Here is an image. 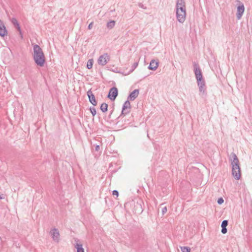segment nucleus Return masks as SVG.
Segmentation results:
<instances>
[{
  "label": "nucleus",
  "mask_w": 252,
  "mask_h": 252,
  "mask_svg": "<svg viewBox=\"0 0 252 252\" xmlns=\"http://www.w3.org/2000/svg\"><path fill=\"white\" fill-rule=\"evenodd\" d=\"M33 50V58L35 63L39 66H43L45 63V57L42 49L37 44H35Z\"/></svg>",
  "instance_id": "obj_1"
},
{
  "label": "nucleus",
  "mask_w": 252,
  "mask_h": 252,
  "mask_svg": "<svg viewBox=\"0 0 252 252\" xmlns=\"http://www.w3.org/2000/svg\"><path fill=\"white\" fill-rule=\"evenodd\" d=\"M233 160H231L232 166V174L234 178L238 180L241 177V170L239 165V159L235 154L232 153Z\"/></svg>",
  "instance_id": "obj_2"
},
{
  "label": "nucleus",
  "mask_w": 252,
  "mask_h": 252,
  "mask_svg": "<svg viewBox=\"0 0 252 252\" xmlns=\"http://www.w3.org/2000/svg\"><path fill=\"white\" fill-rule=\"evenodd\" d=\"M193 71L195 74V78L197 81L201 80L203 79V75L201 70L199 64L195 62L193 63Z\"/></svg>",
  "instance_id": "obj_3"
},
{
  "label": "nucleus",
  "mask_w": 252,
  "mask_h": 252,
  "mask_svg": "<svg viewBox=\"0 0 252 252\" xmlns=\"http://www.w3.org/2000/svg\"><path fill=\"white\" fill-rule=\"evenodd\" d=\"M177 19L180 23H183L186 19V10L176 11Z\"/></svg>",
  "instance_id": "obj_4"
},
{
  "label": "nucleus",
  "mask_w": 252,
  "mask_h": 252,
  "mask_svg": "<svg viewBox=\"0 0 252 252\" xmlns=\"http://www.w3.org/2000/svg\"><path fill=\"white\" fill-rule=\"evenodd\" d=\"M130 108L131 106L129 100L127 99L126 101L125 102L124 104H123L120 116L122 115L125 116L126 115L128 114L130 111Z\"/></svg>",
  "instance_id": "obj_5"
},
{
  "label": "nucleus",
  "mask_w": 252,
  "mask_h": 252,
  "mask_svg": "<svg viewBox=\"0 0 252 252\" xmlns=\"http://www.w3.org/2000/svg\"><path fill=\"white\" fill-rule=\"evenodd\" d=\"M110 60V57L107 53L101 55L97 61L98 63L102 66L105 65Z\"/></svg>",
  "instance_id": "obj_6"
},
{
  "label": "nucleus",
  "mask_w": 252,
  "mask_h": 252,
  "mask_svg": "<svg viewBox=\"0 0 252 252\" xmlns=\"http://www.w3.org/2000/svg\"><path fill=\"white\" fill-rule=\"evenodd\" d=\"M118 91L116 87H113L109 90L107 97L111 100L114 101L118 96Z\"/></svg>",
  "instance_id": "obj_7"
},
{
  "label": "nucleus",
  "mask_w": 252,
  "mask_h": 252,
  "mask_svg": "<svg viewBox=\"0 0 252 252\" xmlns=\"http://www.w3.org/2000/svg\"><path fill=\"white\" fill-rule=\"evenodd\" d=\"M50 234L53 239V240L56 242H59L60 240V233L57 228H53L50 231Z\"/></svg>",
  "instance_id": "obj_8"
},
{
  "label": "nucleus",
  "mask_w": 252,
  "mask_h": 252,
  "mask_svg": "<svg viewBox=\"0 0 252 252\" xmlns=\"http://www.w3.org/2000/svg\"><path fill=\"white\" fill-rule=\"evenodd\" d=\"M176 10H186V2L184 0H177L176 4Z\"/></svg>",
  "instance_id": "obj_9"
},
{
  "label": "nucleus",
  "mask_w": 252,
  "mask_h": 252,
  "mask_svg": "<svg viewBox=\"0 0 252 252\" xmlns=\"http://www.w3.org/2000/svg\"><path fill=\"white\" fill-rule=\"evenodd\" d=\"M87 95L89 98V101L94 105H97V101L95 98L94 95L91 89L89 90L87 93Z\"/></svg>",
  "instance_id": "obj_10"
},
{
  "label": "nucleus",
  "mask_w": 252,
  "mask_h": 252,
  "mask_svg": "<svg viewBox=\"0 0 252 252\" xmlns=\"http://www.w3.org/2000/svg\"><path fill=\"white\" fill-rule=\"evenodd\" d=\"M244 10H245V7H244V6L243 4L239 5L238 6L237 10V14H236V16H237V19L240 20L241 18V17L244 12Z\"/></svg>",
  "instance_id": "obj_11"
},
{
  "label": "nucleus",
  "mask_w": 252,
  "mask_h": 252,
  "mask_svg": "<svg viewBox=\"0 0 252 252\" xmlns=\"http://www.w3.org/2000/svg\"><path fill=\"white\" fill-rule=\"evenodd\" d=\"M139 90L138 89H135L132 91L128 95L127 99L133 101L134 100L138 95Z\"/></svg>",
  "instance_id": "obj_12"
},
{
  "label": "nucleus",
  "mask_w": 252,
  "mask_h": 252,
  "mask_svg": "<svg viewBox=\"0 0 252 252\" xmlns=\"http://www.w3.org/2000/svg\"><path fill=\"white\" fill-rule=\"evenodd\" d=\"M7 32L6 30L5 27L2 21L0 20V35L4 37L7 35Z\"/></svg>",
  "instance_id": "obj_13"
},
{
  "label": "nucleus",
  "mask_w": 252,
  "mask_h": 252,
  "mask_svg": "<svg viewBox=\"0 0 252 252\" xmlns=\"http://www.w3.org/2000/svg\"><path fill=\"white\" fill-rule=\"evenodd\" d=\"M158 66V62L156 61L155 60H152L148 66L150 70H156Z\"/></svg>",
  "instance_id": "obj_14"
},
{
  "label": "nucleus",
  "mask_w": 252,
  "mask_h": 252,
  "mask_svg": "<svg viewBox=\"0 0 252 252\" xmlns=\"http://www.w3.org/2000/svg\"><path fill=\"white\" fill-rule=\"evenodd\" d=\"M79 240L77 239L75 240V244H74V247L76 249L77 252H85L82 244L79 243Z\"/></svg>",
  "instance_id": "obj_15"
},
{
  "label": "nucleus",
  "mask_w": 252,
  "mask_h": 252,
  "mask_svg": "<svg viewBox=\"0 0 252 252\" xmlns=\"http://www.w3.org/2000/svg\"><path fill=\"white\" fill-rule=\"evenodd\" d=\"M11 22L14 26V27L17 29V30L20 33H21V31L20 29V27L19 26V23H18L17 20L13 18L11 19Z\"/></svg>",
  "instance_id": "obj_16"
},
{
  "label": "nucleus",
  "mask_w": 252,
  "mask_h": 252,
  "mask_svg": "<svg viewBox=\"0 0 252 252\" xmlns=\"http://www.w3.org/2000/svg\"><path fill=\"white\" fill-rule=\"evenodd\" d=\"M100 109L102 112H106L108 110V104L106 103H103L101 104Z\"/></svg>",
  "instance_id": "obj_17"
},
{
  "label": "nucleus",
  "mask_w": 252,
  "mask_h": 252,
  "mask_svg": "<svg viewBox=\"0 0 252 252\" xmlns=\"http://www.w3.org/2000/svg\"><path fill=\"white\" fill-rule=\"evenodd\" d=\"M199 91L202 95H206V86H201L199 87Z\"/></svg>",
  "instance_id": "obj_18"
},
{
  "label": "nucleus",
  "mask_w": 252,
  "mask_h": 252,
  "mask_svg": "<svg viewBox=\"0 0 252 252\" xmlns=\"http://www.w3.org/2000/svg\"><path fill=\"white\" fill-rule=\"evenodd\" d=\"M115 25V21L113 20H111L107 23V27L109 29H112Z\"/></svg>",
  "instance_id": "obj_19"
},
{
  "label": "nucleus",
  "mask_w": 252,
  "mask_h": 252,
  "mask_svg": "<svg viewBox=\"0 0 252 252\" xmlns=\"http://www.w3.org/2000/svg\"><path fill=\"white\" fill-rule=\"evenodd\" d=\"M94 61L93 59H90L88 60L87 63V67L88 69H91L92 68L93 64Z\"/></svg>",
  "instance_id": "obj_20"
},
{
  "label": "nucleus",
  "mask_w": 252,
  "mask_h": 252,
  "mask_svg": "<svg viewBox=\"0 0 252 252\" xmlns=\"http://www.w3.org/2000/svg\"><path fill=\"white\" fill-rule=\"evenodd\" d=\"M197 85L198 87L201 86H205V82L204 79L201 80H198L197 81Z\"/></svg>",
  "instance_id": "obj_21"
},
{
  "label": "nucleus",
  "mask_w": 252,
  "mask_h": 252,
  "mask_svg": "<svg viewBox=\"0 0 252 252\" xmlns=\"http://www.w3.org/2000/svg\"><path fill=\"white\" fill-rule=\"evenodd\" d=\"M181 250L182 252H190V249L189 247H181Z\"/></svg>",
  "instance_id": "obj_22"
},
{
  "label": "nucleus",
  "mask_w": 252,
  "mask_h": 252,
  "mask_svg": "<svg viewBox=\"0 0 252 252\" xmlns=\"http://www.w3.org/2000/svg\"><path fill=\"white\" fill-rule=\"evenodd\" d=\"M90 110L93 116H94L96 115V109L94 107H91L90 108Z\"/></svg>",
  "instance_id": "obj_23"
},
{
  "label": "nucleus",
  "mask_w": 252,
  "mask_h": 252,
  "mask_svg": "<svg viewBox=\"0 0 252 252\" xmlns=\"http://www.w3.org/2000/svg\"><path fill=\"white\" fill-rule=\"evenodd\" d=\"M227 225H228V220H224L221 222V227H226Z\"/></svg>",
  "instance_id": "obj_24"
},
{
  "label": "nucleus",
  "mask_w": 252,
  "mask_h": 252,
  "mask_svg": "<svg viewBox=\"0 0 252 252\" xmlns=\"http://www.w3.org/2000/svg\"><path fill=\"white\" fill-rule=\"evenodd\" d=\"M138 65V62H135L131 66L132 69L131 72H132L137 67Z\"/></svg>",
  "instance_id": "obj_25"
},
{
  "label": "nucleus",
  "mask_w": 252,
  "mask_h": 252,
  "mask_svg": "<svg viewBox=\"0 0 252 252\" xmlns=\"http://www.w3.org/2000/svg\"><path fill=\"white\" fill-rule=\"evenodd\" d=\"M135 207H137V208H139L138 211L140 212V213L142 212L143 209H142L141 206L140 204L137 203L136 205H135Z\"/></svg>",
  "instance_id": "obj_26"
},
{
  "label": "nucleus",
  "mask_w": 252,
  "mask_h": 252,
  "mask_svg": "<svg viewBox=\"0 0 252 252\" xmlns=\"http://www.w3.org/2000/svg\"><path fill=\"white\" fill-rule=\"evenodd\" d=\"M223 201L224 200L223 198L222 197H220L218 199L217 202L220 205L223 203Z\"/></svg>",
  "instance_id": "obj_27"
},
{
  "label": "nucleus",
  "mask_w": 252,
  "mask_h": 252,
  "mask_svg": "<svg viewBox=\"0 0 252 252\" xmlns=\"http://www.w3.org/2000/svg\"><path fill=\"white\" fill-rule=\"evenodd\" d=\"M112 194L113 195H115L117 197L119 196V192L117 190H114L112 192Z\"/></svg>",
  "instance_id": "obj_28"
},
{
  "label": "nucleus",
  "mask_w": 252,
  "mask_h": 252,
  "mask_svg": "<svg viewBox=\"0 0 252 252\" xmlns=\"http://www.w3.org/2000/svg\"><path fill=\"white\" fill-rule=\"evenodd\" d=\"M221 228H222V229H221V233L222 234L226 233V232L227 231L226 227H221Z\"/></svg>",
  "instance_id": "obj_29"
},
{
  "label": "nucleus",
  "mask_w": 252,
  "mask_h": 252,
  "mask_svg": "<svg viewBox=\"0 0 252 252\" xmlns=\"http://www.w3.org/2000/svg\"><path fill=\"white\" fill-rule=\"evenodd\" d=\"M138 6L141 8H143L144 9H146V7L144 6V4H143L142 3H139V4H138Z\"/></svg>",
  "instance_id": "obj_30"
},
{
  "label": "nucleus",
  "mask_w": 252,
  "mask_h": 252,
  "mask_svg": "<svg viewBox=\"0 0 252 252\" xmlns=\"http://www.w3.org/2000/svg\"><path fill=\"white\" fill-rule=\"evenodd\" d=\"M167 212V208L166 207H164L163 208H162V214H164L165 213H166Z\"/></svg>",
  "instance_id": "obj_31"
},
{
  "label": "nucleus",
  "mask_w": 252,
  "mask_h": 252,
  "mask_svg": "<svg viewBox=\"0 0 252 252\" xmlns=\"http://www.w3.org/2000/svg\"><path fill=\"white\" fill-rule=\"evenodd\" d=\"M93 22H91L88 26V29L89 30H91L93 28Z\"/></svg>",
  "instance_id": "obj_32"
},
{
  "label": "nucleus",
  "mask_w": 252,
  "mask_h": 252,
  "mask_svg": "<svg viewBox=\"0 0 252 252\" xmlns=\"http://www.w3.org/2000/svg\"><path fill=\"white\" fill-rule=\"evenodd\" d=\"M100 149V147L99 145H96L95 148V150L96 151H98Z\"/></svg>",
  "instance_id": "obj_33"
}]
</instances>
